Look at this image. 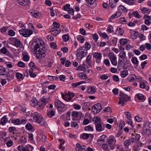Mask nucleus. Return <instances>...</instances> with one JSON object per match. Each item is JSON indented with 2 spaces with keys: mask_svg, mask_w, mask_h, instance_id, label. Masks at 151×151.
I'll list each match as a JSON object with an SVG mask.
<instances>
[{
  "mask_svg": "<svg viewBox=\"0 0 151 151\" xmlns=\"http://www.w3.org/2000/svg\"><path fill=\"white\" fill-rule=\"evenodd\" d=\"M77 40L80 42L81 43H83L84 41V38L81 35H78L77 36Z\"/></svg>",
  "mask_w": 151,
  "mask_h": 151,
  "instance_id": "obj_42",
  "label": "nucleus"
},
{
  "mask_svg": "<svg viewBox=\"0 0 151 151\" xmlns=\"http://www.w3.org/2000/svg\"><path fill=\"white\" fill-rule=\"evenodd\" d=\"M31 14L33 17L36 18H39L41 16V14L39 12H32Z\"/></svg>",
  "mask_w": 151,
  "mask_h": 151,
  "instance_id": "obj_29",
  "label": "nucleus"
},
{
  "mask_svg": "<svg viewBox=\"0 0 151 151\" xmlns=\"http://www.w3.org/2000/svg\"><path fill=\"white\" fill-rule=\"evenodd\" d=\"M106 137V136L105 135H102L98 139L97 142H100L104 141Z\"/></svg>",
  "mask_w": 151,
  "mask_h": 151,
  "instance_id": "obj_59",
  "label": "nucleus"
},
{
  "mask_svg": "<svg viewBox=\"0 0 151 151\" xmlns=\"http://www.w3.org/2000/svg\"><path fill=\"white\" fill-rule=\"evenodd\" d=\"M124 33L123 30L121 28H118L116 31V33L118 35H122Z\"/></svg>",
  "mask_w": 151,
  "mask_h": 151,
  "instance_id": "obj_26",
  "label": "nucleus"
},
{
  "mask_svg": "<svg viewBox=\"0 0 151 151\" xmlns=\"http://www.w3.org/2000/svg\"><path fill=\"white\" fill-rule=\"evenodd\" d=\"M12 41L14 42V45L17 47H19L22 45V43L20 41L16 38H12Z\"/></svg>",
  "mask_w": 151,
  "mask_h": 151,
  "instance_id": "obj_18",
  "label": "nucleus"
},
{
  "mask_svg": "<svg viewBox=\"0 0 151 151\" xmlns=\"http://www.w3.org/2000/svg\"><path fill=\"white\" fill-rule=\"evenodd\" d=\"M101 106L100 104H96L93 105L92 111L94 114L98 113L101 111Z\"/></svg>",
  "mask_w": 151,
  "mask_h": 151,
  "instance_id": "obj_11",
  "label": "nucleus"
},
{
  "mask_svg": "<svg viewBox=\"0 0 151 151\" xmlns=\"http://www.w3.org/2000/svg\"><path fill=\"white\" fill-rule=\"evenodd\" d=\"M121 15V13L120 12H117L116 14L112 15L111 17V19H114L119 17Z\"/></svg>",
  "mask_w": 151,
  "mask_h": 151,
  "instance_id": "obj_33",
  "label": "nucleus"
},
{
  "mask_svg": "<svg viewBox=\"0 0 151 151\" xmlns=\"http://www.w3.org/2000/svg\"><path fill=\"white\" fill-rule=\"evenodd\" d=\"M0 137L1 138V141L4 142L10 137L7 136V133L5 132H2L0 133Z\"/></svg>",
  "mask_w": 151,
  "mask_h": 151,
  "instance_id": "obj_16",
  "label": "nucleus"
},
{
  "mask_svg": "<svg viewBox=\"0 0 151 151\" xmlns=\"http://www.w3.org/2000/svg\"><path fill=\"white\" fill-rule=\"evenodd\" d=\"M71 115L72 117L74 118H77L78 116V113L76 111H74L72 112Z\"/></svg>",
  "mask_w": 151,
  "mask_h": 151,
  "instance_id": "obj_61",
  "label": "nucleus"
},
{
  "mask_svg": "<svg viewBox=\"0 0 151 151\" xmlns=\"http://www.w3.org/2000/svg\"><path fill=\"white\" fill-rule=\"evenodd\" d=\"M60 144L59 148L60 150H63L65 148V146L63 145L65 143V141L62 139H60Z\"/></svg>",
  "mask_w": 151,
  "mask_h": 151,
  "instance_id": "obj_39",
  "label": "nucleus"
},
{
  "mask_svg": "<svg viewBox=\"0 0 151 151\" xmlns=\"http://www.w3.org/2000/svg\"><path fill=\"white\" fill-rule=\"evenodd\" d=\"M93 120L95 122V124H97L103 123L101 122L100 118L99 117L96 116L94 117Z\"/></svg>",
  "mask_w": 151,
  "mask_h": 151,
  "instance_id": "obj_41",
  "label": "nucleus"
},
{
  "mask_svg": "<svg viewBox=\"0 0 151 151\" xmlns=\"http://www.w3.org/2000/svg\"><path fill=\"white\" fill-rule=\"evenodd\" d=\"M108 142L111 146H111V149H114L116 145V140L115 137L112 135L110 136L108 139Z\"/></svg>",
  "mask_w": 151,
  "mask_h": 151,
  "instance_id": "obj_9",
  "label": "nucleus"
},
{
  "mask_svg": "<svg viewBox=\"0 0 151 151\" xmlns=\"http://www.w3.org/2000/svg\"><path fill=\"white\" fill-rule=\"evenodd\" d=\"M7 121L6 116H4L1 119L0 124L2 125H4L7 122Z\"/></svg>",
  "mask_w": 151,
  "mask_h": 151,
  "instance_id": "obj_40",
  "label": "nucleus"
},
{
  "mask_svg": "<svg viewBox=\"0 0 151 151\" xmlns=\"http://www.w3.org/2000/svg\"><path fill=\"white\" fill-rule=\"evenodd\" d=\"M133 140V139H132L131 138L130 139L125 140L124 142V146L126 148H128L129 146L130 145L131 143H134Z\"/></svg>",
  "mask_w": 151,
  "mask_h": 151,
  "instance_id": "obj_19",
  "label": "nucleus"
},
{
  "mask_svg": "<svg viewBox=\"0 0 151 151\" xmlns=\"http://www.w3.org/2000/svg\"><path fill=\"white\" fill-rule=\"evenodd\" d=\"M98 34L100 36L102 37L103 38L109 39L108 36L105 33H102L101 31H99Z\"/></svg>",
  "mask_w": 151,
  "mask_h": 151,
  "instance_id": "obj_34",
  "label": "nucleus"
},
{
  "mask_svg": "<svg viewBox=\"0 0 151 151\" xmlns=\"http://www.w3.org/2000/svg\"><path fill=\"white\" fill-rule=\"evenodd\" d=\"M33 44L36 57L39 59L45 57L46 54L43 41L41 39L36 38L34 40Z\"/></svg>",
  "mask_w": 151,
  "mask_h": 151,
  "instance_id": "obj_1",
  "label": "nucleus"
},
{
  "mask_svg": "<svg viewBox=\"0 0 151 151\" xmlns=\"http://www.w3.org/2000/svg\"><path fill=\"white\" fill-rule=\"evenodd\" d=\"M124 2L129 5H132L135 4L136 0H124Z\"/></svg>",
  "mask_w": 151,
  "mask_h": 151,
  "instance_id": "obj_30",
  "label": "nucleus"
},
{
  "mask_svg": "<svg viewBox=\"0 0 151 151\" xmlns=\"http://www.w3.org/2000/svg\"><path fill=\"white\" fill-rule=\"evenodd\" d=\"M48 78L50 81L58 80L59 79L58 77L52 76H49Z\"/></svg>",
  "mask_w": 151,
  "mask_h": 151,
  "instance_id": "obj_60",
  "label": "nucleus"
},
{
  "mask_svg": "<svg viewBox=\"0 0 151 151\" xmlns=\"http://www.w3.org/2000/svg\"><path fill=\"white\" fill-rule=\"evenodd\" d=\"M19 143L24 144L27 142V139L24 136H22L20 137L19 140L18 141Z\"/></svg>",
  "mask_w": 151,
  "mask_h": 151,
  "instance_id": "obj_25",
  "label": "nucleus"
},
{
  "mask_svg": "<svg viewBox=\"0 0 151 151\" xmlns=\"http://www.w3.org/2000/svg\"><path fill=\"white\" fill-rule=\"evenodd\" d=\"M116 3L114 0H109V4L110 6L112 8H114L116 6Z\"/></svg>",
  "mask_w": 151,
  "mask_h": 151,
  "instance_id": "obj_31",
  "label": "nucleus"
},
{
  "mask_svg": "<svg viewBox=\"0 0 151 151\" xmlns=\"http://www.w3.org/2000/svg\"><path fill=\"white\" fill-rule=\"evenodd\" d=\"M83 47H80L76 51V56L77 58L79 60H81L82 58L85 56L87 53V50L84 49Z\"/></svg>",
  "mask_w": 151,
  "mask_h": 151,
  "instance_id": "obj_4",
  "label": "nucleus"
},
{
  "mask_svg": "<svg viewBox=\"0 0 151 151\" xmlns=\"http://www.w3.org/2000/svg\"><path fill=\"white\" fill-rule=\"evenodd\" d=\"M106 30L110 33H112L114 32L113 28L111 25H109L108 26Z\"/></svg>",
  "mask_w": 151,
  "mask_h": 151,
  "instance_id": "obj_62",
  "label": "nucleus"
},
{
  "mask_svg": "<svg viewBox=\"0 0 151 151\" xmlns=\"http://www.w3.org/2000/svg\"><path fill=\"white\" fill-rule=\"evenodd\" d=\"M53 25L54 27L52 28H55L56 29H60L59 28L60 26V24L59 23H57L56 22H54L53 23Z\"/></svg>",
  "mask_w": 151,
  "mask_h": 151,
  "instance_id": "obj_56",
  "label": "nucleus"
},
{
  "mask_svg": "<svg viewBox=\"0 0 151 151\" xmlns=\"http://www.w3.org/2000/svg\"><path fill=\"white\" fill-rule=\"evenodd\" d=\"M17 2L20 5L26 6L29 4V0H18Z\"/></svg>",
  "mask_w": 151,
  "mask_h": 151,
  "instance_id": "obj_20",
  "label": "nucleus"
},
{
  "mask_svg": "<svg viewBox=\"0 0 151 151\" xmlns=\"http://www.w3.org/2000/svg\"><path fill=\"white\" fill-rule=\"evenodd\" d=\"M135 76L133 74L129 75L128 77L127 80L130 82H133L135 81Z\"/></svg>",
  "mask_w": 151,
  "mask_h": 151,
  "instance_id": "obj_27",
  "label": "nucleus"
},
{
  "mask_svg": "<svg viewBox=\"0 0 151 151\" xmlns=\"http://www.w3.org/2000/svg\"><path fill=\"white\" fill-rule=\"evenodd\" d=\"M16 76L17 78L20 80H22L24 78L23 75L19 73H17L16 74Z\"/></svg>",
  "mask_w": 151,
  "mask_h": 151,
  "instance_id": "obj_51",
  "label": "nucleus"
},
{
  "mask_svg": "<svg viewBox=\"0 0 151 151\" xmlns=\"http://www.w3.org/2000/svg\"><path fill=\"white\" fill-rule=\"evenodd\" d=\"M17 65L19 67L21 68H24L25 66V64L24 63L21 61H19L17 63Z\"/></svg>",
  "mask_w": 151,
  "mask_h": 151,
  "instance_id": "obj_63",
  "label": "nucleus"
},
{
  "mask_svg": "<svg viewBox=\"0 0 151 151\" xmlns=\"http://www.w3.org/2000/svg\"><path fill=\"white\" fill-rule=\"evenodd\" d=\"M78 76L79 77L84 80L86 79L87 78V76L86 74L84 72L79 73Z\"/></svg>",
  "mask_w": 151,
  "mask_h": 151,
  "instance_id": "obj_38",
  "label": "nucleus"
},
{
  "mask_svg": "<svg viewBox=\"0 0 151 151\" xmlns=\"http://www.w3.org/2000/svg\"><path fill=\"white\" fill-rule=\"evenodd\" d=\"M138 100H142L144 99V96L142 94L140 93H138L136 94L135 96Z\"/></svg>",
  "mask_w": 151,
  "mask_h": 151,
  "instance_id": "obj_44",
  "label": "nucleus"
},
{
  "mask_svg": "<svg viewBox=\"0 0 151 151\" xmlns=\"http://www.w3.org/2000/svg\"><path fill=\"white\" fill-rule=\"evenodd\" d=\"M77 70H80L84 72L86 71V68L84 64H82L78 68Z\"/></svg>",
  "mask_w": 151,
  "mask_h": 151,
  "instance_id": "obj_32",
  "label": "nucleus"
},
{
  "mask_svg": "<svg viewBox=\"0 0 151 151\" xmlns=\"http://www.w3.org/2000/svg\"><path fill=\"white\" fill-rule=\"evenodd\" d=\"M34 149L33 146L29 145H27L25 146L24 151H32Z\"/></svg>",
  "mask_w": 151,
  "mask_h": 151,
  "instance_id": "obj_35",
  "label": "nucleus"
},
{
  "mask_svg": "<svg viewBox=\"0 0 151 151\" xmlns=\"http://www.w3.org/2000/svg\"><path fill=\"white\" fill-rule=\"evenodd\" d=\"M119 98L120 99L118 104H121L122 105H124L125 103L129 100L130 99L129 97L122 92H120L119 93Z\"/></svg>",
  "mask_w": 151,
  "mask_h": 151,
  "instance_id": "obj_5",
  "label": "nucleus"
},
{
  "mask_svg": "<svg viewBox=\"0 0 151 151\" xmlns=\"http://www.w3.org/2000/svg\"><path fill=\"white\" fill-rule=\"evenodd\" d=\"M128 75V71L124 70L121 72V76L122 78H124Z\"/></svg>",
  "mask_w": 151,
  "mask_h": 151,
  "instance_id": "obj_49",
  "label": "nucleus"
},
{
  "mask_svg": "<svg viewBox=\"0 0 151 151\" xmlns=\"http://www.w3.org/2000/svg\"><path fill=\"white\" fill-rule=\"evenodd\" d=\"M86 147L83 145H81L77 143L76 145V151H86Z\"/></svg>",
  "mask_w": 151,
  "mask_h": 151,
  "instance_id": "obj_15",
  "label": "nucleus"
},
{
  "mask_svg": "<svg viewBox=\"0 0 151 151\" xmlns=\"http://www.w3.org/2000/svg\"><path fill=\"white\" fill-rule=\"evenodd\" d=\"M30 116L35 122L42 125L45 124L44 119L40 114L35 112L31 113Z\"/></svg>",
  "mask_w": 151,
  "mask_h": 151,
  "instance_id": "obj_2",
  "label": "nucleus"
},
{
  "mask_svg": "<svg viewBox=\"0 0 151 151\" xmlns=\"http://www.w3.org/2000/svg\"><path fill=\"white\" fill-rule=\"evenodd\" d=\"M131 61L133 64H137L138 63V61L136 57H134L132 58Z\"/></svg>",
  "mask_w": 151,
  "mask_h": 151,
  "instance_id": "obj_58",
  "label": "nucleus"
},
{
  "mask_svg": "<svg viewBox=\"0 0 151 151\" xmlns=\"http://www.w3.org/2000/svg\"><path fill=\"white\" fill-rule=\"evenodd\" d=\"M118 9L120 11H123L124 12H127V9L122 5H120L118 7Z\"/></svg>",
  "mask_w": 151,
  "mask_h": 151,
  "instance_id": "obj_36",
  "label": "nucleus"
},
{
  "mask_svg": "<svg viewBox=\"0 0 151 151\" xmlns=\"http://www.w3.org/2000/svg\"><path fill=\"white\" fill-rule=\"evenodd\" d=\"M85 82L84 81H81L78 82L73 83H72V86L74 88H76L77 86H79L80 85L83 83Z\"/></svg>",
  "mask_w": 151,
  "mask_h": 151,
  "instance_id": "obj_46",
  "label": "nucleus"
},
{
  "mask_svg": "<svg viewBox=\"0 0 151 151\" xmlns=\"http://www.w3.org/2000/svg\"><path fill=\"white\" fill-rule=\"evenodd\" d=\"M93 57L95 59L96 63H101L102 58V54L101 53H95L93 54Z\"/></svg>",
  "mask_w": 151,
  "mask_h": 151,
  "instance_id": "obj_13",
  "label": "nucleus"
},
{
  "mask_svg": "<svg viewBox=\"0 0 151 151\" xmlns=\"http://www.w3.org/2000/svg\"><path fill=\"white\" fill-rule=\"evenodd\" d=\"M11 122L15 125H19L20 123V121L19 119H13L11 120Z\"/></svg>",
  "mask_w": 151,
  "mask_h": 151,
  "instance_id": "obj_48",
  "label": "nucleus"
},
{
  "mask_svg": "<svg viewBox=\"0 0 151 151\" xmlns=\"http://www.w3.org/2000/svg\"><path fill=\"white\" fill-rule=\"evenodd\" d=\"M48 99L45 98V96H43L40 99V102L38 104V109H42L45 107L46 104L48 103Z\"/></svg>",
  "mask_w": 151,
  "mask_h": 151,
  "instance_id": "obj_8",
  "label": "nucleus"
},
{
  "mask_svg": "<svg viewBox=\"0 0 151 151\" xmlns=\"http://www.w3.org/2000/svg\"><path fill=\"white\" fill-rule=\"evenodd\" d=\"M9 131L10 133H15L16 132V128L13 127H10L9 128Z\"/></svg>",
  "mask_w": 151,
  "mask_h": 151,
  "instance_id": "obj_55",
  "label": "nucleus"
},
{
  "mask_svg": "<svg viewBox=\"0 0 151 151\" xmlns=\"http://www.w3.org/2000/svg\"><path fill=\"white\" fill-rule=\"evenodd\" d=\"M84 47L85 48L84 49L87 50V51L88 50H89L90 49L91 45L88 42H87L85 43V46L84 47Z\"/></svg>",
  "mask_w": 151,
  "mask_h": 151,
  "instance_id": "obj_50",
  "label": "nucleus"
},
{
  "mask_svg": "<svg viewBox=\"0 0 151 151\" xmlns=\"http://www.w3.org/2000/svg\"><path fill=\"white\" fill-rule=\"evenodd\" d=\"M140 136L139 134H137L135 137V138L133 137L131 138L132 139H133V141H134L133 142L134 143L136 141L139 140L140 139Z\"/></svg>",
  "mask_w": 151,
  "mask_h": 151,
  "instance_id": "obj_53",
  "label": "nucleus"
},
{
  "mask_svg": "<svg viewBox=\"0 0 151 151\" xmlns=\"http://www.w3.org/2000/svg\"><path fill=\"white\" fill-rule=\"evenodd\" d=\"M50 32L52 35L56 36L59 34L61 32V30L60 29H56L55 28H51Z\"/></svg>",
  "mask_w": 151,
  "mask_h": 151,
  "instance_id": "obj_17",
  "label": "nucleus"
},
{
  "mask_svg": "<svg viewBox=\"0 0 151 151\" xmlns=\"http://www.w3.org/2000/svg\"><path fill=\"white\" fill-rule=\"evenodd\" d=\"M9 74V71H6V68L4 66L0 65V75L7 77Z\"/></svg>",
  "mask_w": 151,
  "mask_h": 151,
  "instance_id": "obj_14",
  "label": "nucleus"
},
{
  "mask_svg": "<svg viewBox=\"0 0 151 151\" xmlns=\"http://www.w3.org/2000/svg\"><path fill=\"white\" fill-rule=\"evenodd\" d=\"M95 88L93 86H89L88 88L87 93L90 94H94L96 92Z\"/></svg>",
  "mask_w": 151,
  "mask_h": 151,
  "instance_id": "obj_22",
  "label": "nucleus"
},
{
  "mask_svg": "<svg viewBox=\"0 0 151 151\" xmlns=\"http://www.w3.org/2000/svg\"><path fill=\"white\" fill-rule=\"evenodd\" d=\"M54 103L55 106L59 112H64L67 109L66 105L64 104L58 99H56Z\"/></svg>",
  "mask_w": 151,
  "mask_h": 151,
  "instance_id": "obj_3",
  "label": "nucleus"
},
{
  "mask_svg": "<svg viewBox=\"0 0 151 151\" xmlns=\"http://www.w3.org/2000/svg\"><path fill=\"white\" fill-rule=\"evenodd\" d=\"M90 134H88L87 133H83L80 136L81 139H87L89 137Z\"/></svg>",
  "mask_w": 151,
  "mask_h": 151,
  "instance_id": "obj_43",
  "label": "nucleus"
},
{
  "mask_svg": "<svg viewBox=\"0 0 151 151\" xmlns=\"http://www.w3.org/2000/svg\"><path fill=\"white\" fill-rule=\"evenodd\" d=\"M142 144L141 142H138L137 144V147H134L133 150L134 151H137V150L139 149V147L142 146Z\"/></svg>",
  "mask_w": 151,
  "mask_h": 151,
  "instance_id": "obj_52",
  "label": "nucleus"
},
{
  "mask_svg": "<svg viewBox=\"0 0 151 151\" xmlns=\"http://www.w3.org/2000/svg\"><path fill=\"white\" fill-rule=\"evenodd\" d=\"M102 147L104 149V151H109V149L108 144H103L102 145Z\"/></svg>",
  "mask_w": 151,
  "mask_h": 151,
  "instance_id": "obj_47",
  "label": "nucleus"
},
{
  "mask_svg": "<svg viewBox=\"0 0 151 151\" xmlns=\"http://www.w3.org/2000/svg\"><path fill=\"white\" fill-rule=\"evenodd\" d=\"M30 104L32 106L35 107L36 105H38L37 100L36 98H33L30 101Z\"/></svg>",
  "mask_w": 151,
  "mask_h": 151,
  "instance_id": "obj_28",
  "label": "nucleus"
},
{
  "mask_svg": "<svg viewBox=\"0 0 151 151\" xmlns=\"http://www.w3.org/2000/svg\"><path fill=\"white\" fill-rule=\"evenodd\" d=\"M87 3L90 4L91 5L94 4L95 6L96 5V4H95V2L96 0H85Z\"/></svg>",
  "mask_w": 151,
  "mask_h": 151,
  "instance_id": "obj_54",
  "label": "nucleus"
},
{
  "mask_svg": "<svg viewBox=\"0 0 151 151\" xmlns=\"http://www.w3.org/2000/svg\"><path fill=\"white\" fill-rule=\"evenodd\" d=\"M55 110H52L49 111L47 112V114L49 117H52L55 116Z\"/></svg>",
  "mask_w": 151,
  "mask_h": 151,
  "instance_id": "obj_37",
  "label": "nucleus"
},
{
  "mask_svg": "<svg viewBox=\"0 0 151 151\" xmlns=\"http://www.w3.org/2000/svg\"><path fill=\"white\" fill-rule=\"evenodd\" d=\"M127 42V40L126 39H122L120 40V44L122 45H125Z\"/></svg>",
  "mask_w": 151,
  "mask_h": 151,
  "instance_id": "obj_64",
  "label": "nucleus"
},
{
  "mask_svg": "<svg viewBox=\"0 0 151 151\" xmlns=\"http://www.w3.org/2000/svg\"><path fill=\"white\" fill-rule=\"evenodd\" d=\"M119 56L123 60V61H125L126 60H127L126 54L125 52H121L119 53Z\"/></svg>",
  "mask_w": 151,
  "mask_h": 151,
  "instance_id": "obj_24",
  "label": "nucleus"
},
{
  "mask_svg": "<svg viewBox=\"0 0 151 151\" xmlns=\"http://www.w3.org/2000/svg\"><path fill=\"white\" fill-rule=\"evenodd\" d=\"M62 98L67 102L70 101L72 98L74 96L75 94L72 92L68 91L65 94L61 93Z\"/></svg>",
  "mask_w": 151,
  "mask_h": 151,
  "instance_id": "obj_6",
  "label": "nucleus"
},
{
  "mask_svg": "<svg viewBox=\"0 0 151 151\" xmlns=\"http://www.w3.org/2000/svg\"><path fill=\"white\" fill-rule=\"evenodd\" d=\"M96 131L97 132H101L105 129L104 125L103 123L95 124Z\"/></svg>",
  "mask_w": 151,
  "mask_h": 151,
  "instance_id": "obj_12",
  "label": "nucleus"
},
{
  "mask_svg": "<svg viewBox=\"0 0 151 151\" xmlns=\"http://www.w3.org/2000/svg\"><path fill=\"white\" fill-rule=\"evenodd\" d=\"M92 57V56L89 54L87 57L86 58V64H87V65L90 67H91V58Z\"/></svg>",
  "mask_w": 151,
  "mask_h": 151,
  "instance_id": "obj_21",
  "label": "nucleus"
},
{
  "mask_svg": "<svg viewBox=\"0 0 151 151\" xmlns=\"http://www.w3.org/2000/svg\"><path fill=\"white\" fill-rule=\"evenodd\" d=\"M85 130L86 131H92L93 130V128L91 125H88L86 126L85 127Z\"/></svg>",
  "mask_w": 151,
  "mask_h": 151,
  "instance_id": "obj_57",
  "label": "nucleus"
},
{
  "mask_svg": "<svg viewBox=\"0 0 151 151\" xmlns=\"http://www.w3.org/2000/svg\"><path fill=\"white\" fill-rule=\"evenodd\" d=\"M23 56V59L24 61H28L29 59V55L25 53H22Z\"/></svg>",
  "mask_w": 151,
  "mask_h": 151,
  "instance_id": "obj_45",
  "label": "nucleus"
},
{
  "mask_svg": "<svg viewBox=\"0 0 151 151\" xmlns=\"http://www.w3.org/2000/svg\"><path fill=\"white\" fill-rule=\"evenodd\" d=\"M4 142L6 143V144L8 147H10L13 145V142L12 140L10 139V137L6 141H5Z\"/></svg>",
  "mask_w": 151,
  "mask_h": 151,
  "instance_id": "obj_23",
  "label": "nucleus"
},
{
  "mask_svg": "<svg viewBox=\"0 0 151 151\" xmlns=\"http://www.w3.org/2000/svg\"><path fill=\"white\" fill-rule=\"evenodd\" d=\"M108 56L111 64L113 65H116L117 64L116 57L114 54L112 52H110Z\"/></svg>",
  "mask_w": 151,
  "mask_h": 151,
  "instance_id": "obj_10",
  "label": "nucleus"
},
{
  "mask_svg": "<svg viewBox=\"0 0 151 151\" xmlns=\"http://www.w3.org/2000/svg\"><path fill=\"white\" fill-rule=\"evenodd\" d=\"M19 32L20 35L24 37H29L33 32V31L29 29H22L19 30Z\"/></svg>",
  "mask_w": 151,
  "mask_h": 151,
  "instance_id": "obj_7",
  "label": "nucleus"
}]
</instances>
